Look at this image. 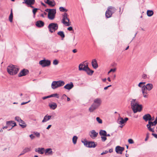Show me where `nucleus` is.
Returning <instances> with one entry per match:
<instances>
[{"label":"nucleus","instance_id":"obj_57","mask_svg":"<svg viewBox=\"0 0 157 157\" xmlns=\"http://www.w3.org/2000/svg\"><path fill=\"white\" fill-rule=\"evenodd\" d=\"M30 101V100H29V101H28L27 102H22L21 103V105H24V104H26L29 102Z\"/></svg>","mask_w":157,"mask_h":157},{"label":"nucleus","instance_id":"obj_36","mask_svg":"<svg viewBox=\"0 0 157 157\" xmlns=\"http://www.w3.org/2000/svg\"><path fill=\"white\" fill-rule=\"evenodd\" d=\"M147 16L151 17L153 14L154 12L152 10H147Z\"/></svg>","mask_w":157,"mask_h":157},{"label":"nucleus","instance_id":"obj_17","mask_svg":"<svg viewBox=\"0 0 157 157\" xmlns=\"http://www.w3.org/2000/svg\"><path fill=\"white\" fill-rule=\"evenodd\" d=\"M45 2L49 6H53L55 5V3L54 0H44Z\"/></svg>","mask_w":157,"mask_h":157},{"label":"nucleus","instance_id":"obj_16","mask_svg":"<svg viewBox=\"0 0 157 157\" xmlns=\"http://www.w3.org/2000/svg\"><path fill=\"white\" fill-rule=\"evenodd\" d=\"M84 62H83L82 63L80 64L78 67L79 70V67L82 68V69L84 68L85 69H86L87 68H89L88 67V63H86L84 64Z\"/></svg>","mask_w":157,"mask_h":157},{"label":"nucleus","instance_id":"obj_54","mask_svg":"<svg viewBox=\"0 0 157 157\" xmlns=\"http://www.w3.org/2000/svg\"><path fill=\"white\" fill-rule=\"evenodd\" d=\"M64 88L66 89L69 90V83H67L66 85L64 86Z\"/></svg>","mask_w":157,"mask_h":157},{"label":"nucleus","instance_id":"obj_33","mask_svg":"<svg viewBox=\"0 0 157 157\" xmlns=\"http://www.w3.org/2000/svg\"><path fill=\"white\" fill-rule=\"evenodd\" d=\"M108 9L109 10V11L112 14L114 13L116 10V9L114 7L110 6L108 7Z\"/></svg>","mask_w":157,"mask_h":157},{"label":"nucleus","instance_id":"obj_1","mask_svg":"<svg viewBox=\"0 0 157 157\" xmlns=\"http://www.w3.org/2000/svg\"><path fill=\"white\" fill-rule=\"evenodd\" d=\"M131 108L134 113L141 111L142 107L141 105H139L136 99H132L131 103Z\"/></svg>","mask_w":157,"mask_h":157},{"label":"nucleus","instance_id":"obj_39","mask_svg":"<svg viewBox=\"0 0 157 157\" xmlns=\"http://www.w3.org/2000/svg\"><path fill=\"white\" fill-rule=\"evenodd\" d=\"M59 10L60 11L62 12H67L68 10L64 8L63 7H60L59 8Z\"/></svg>","mask_w":157,"mask_h":157},{"label":"nucleus","instance_id":"obj_28","mask_svg":"<svg viewBox=\"0 0 157 157\" xmlns=\"http://www.w3.org/2000/svg\"><path fill=\"white\" fill-rule=\"evenodd\" d=\"M146 90L148 91H150L153 88V85L151 83H148L145 85Z\"/></svg>","mask_w":157,"mask_h":157},{"label":"nucleus","instance_id":"obj_26","mask_svg":"<svg viewBox=\"0 0 157 157\" xmlns=\"http://www.w3.org/2000/svg\"><path fill=\"white\" fill-rule=\"evenodd\" d=\"M49 106L51 109L54 110L56 108L57 105L56 103L52 102L49 104Z\"/></svg>","mask_w":157,"mask_h":157},{"label":"nucleus","instance_id":"obj_24","mask_svg":"<svg viewBox=\"0 0 157 157\" xmlns=\"http://www.w3.org/2000/svg\"><path fill=\"white\" fill-rule=\"evenodd\" d=\"M146 86H144L142 87L141 89V91L143 95V96L145 98H146L147 97V95H144V94L145 93L147 94V91L146 90Z\"/></svg>","mask_w":157,"mask_h":157},{"label":"nucleus","instance_id":"obj_64","mask_svg":"<svg viewBox=\"0 0 157 157\" xmlns=\"http://www.w3.org/2000/svg\"><path fill=\"white\" fill-rule=\"evenodd\" d=\"M51 126H52L51 125H48V126L46 128V129H48L49 128H51Z\"/></svg>","mask_w":157,"mask_h":157},{"label":"nucleus","instance_id":"obj_53","mask_svg":"<svg viewBox=\"0 0 157 157\" xmlns=\"http://www.w3.org/2000/svg\"><path fill=\"white\" fill-rule=\"evenodd\" d=\"M29 137H30V138H31V139L32 140L34 139V138L35 137V136L32 134L30 135Z\"/></svg>","mask_w":157,"mask_h":157},{"label":"nucleus","instance_id":"obj_63","mask_svg":"<svg viewBox=\"0 0 157 157\" xmlns=\"http://www.w3.org/2000/svg\"><path fill=\"white\" fill-rule=\"evenodd\" d=\"M52 9H47L45 10V11L47 12H49V11H51Z\"/></svg>","mask_w":157,"mask_h":157},{"label":"nucleus","instance_id":"obj_58","mask_svg":"<svg viewBox=\"0 0 157 157\" xmlns=\"http://www.w3.org/2000/svg\"><path fill=\"white\" fill-rule=\"evenodd\" d=\"M50 98V95H49V96H45V97H43L42 99L43 100H45L47 98Z\"/></svg>","mask_w":157,"mask_h":157},{"label":"nucleus","instance_id":"obj_2","mask_svg":"<svg viewBox=\"0 0 157 157\" xmlns=\"http://www.w3.org/2000/svg\"><path fill=\"white\" fill-rule=\"evenodd\" d=\"M18 68L13 65L9 66L7 67V71L10 75H14L16 74L18 71Z\"/></svg>","mask_w":157,"mask_h":157},{"label":"nucleus","instance_id":"obj_25","mask_svg":"<svg viewBox=\"0 0 157 157\" xmlns=\"http://www.w3.org/2000/svg\"><path fill=\"white\" fill-rule=\"evenodd\" d=\"M92 65L94 69H96L98 67L97 61L96 59H94L92 61Z\"/></svg>","mask_w":157,"mask_h":157},{"label":"nucleus","instance_id":"obj_8","mask_svg":"<svg viewBox=\"0 0 157 157\" xmlns=\"http://www.w3.org/2000/svg\"><path fill=\"white\" fill-rule=\"evenodd\" d=\"M56 13V10L55 9H52L51 11H49L48 14V18L51 20L54 19Z\"/></svg>","mask_w":157,"mask_h":157},{"label":"nucleus","instance_id":"obj_3","mask_svg":"<svg viewBox=\"0 0 157 157\" xmlns=\"http://www.w3.org/2000/svg\"><path fill=\"white\" fill-rule=\"evenodd\" d=\"M64 83V81L61 80L57 81H54L52 83L51 87L52 89H55L63 86Z\"/></svg>","mask_w":157,"mask_h":157},{"label":"nucleus","instance_id":"obj_7","mask_svg":"<svg viewBox=\"0 0 157 157\" xmlns=\"http://www.w3.org/2000/svg\"><path fill=\"white\" fill-rule=\"evenodd\" d=\"M68 14L65 13L63 15V18L62 20V23L65 26H69V19L67 17Z\"/></svg>","mask_w":157,"mask_h":157},{"label":"nucleus","instance_id":"obj_23","mask_svg":"<svg viewBox=\"0 0 157 157\" xmlns=\"http://www.w3.org/2000/svg\"><path fill=\"white\" fill-rule=\"evenodd\" d=\"M44 22L41 21H38L36 23V25L39 27H42L44 25Z\"/></svg>","mask_w":157,"mask_h":157},{"label":"nucleus","instance_id":"obj_15","mask_svg":"<svg viewBox=\"0 0 157 157\" xmlns=\"http://www.w3.org/2000/svg\"><path fill=\"white\" fill-rule=\"evenodd\" d=\"M101 101L100 98H98L94 100L93 104L96 105L98 107L101 105Z\"/></svg>","mask_w":157,"mask_h":157},{"label":"nucleus","instance_id":"obj_42","mask_svg":"<svg viewBox=\"0 0 157 157\" xmlns=\"http://www.w3.org/2000/svg\"><path fill=\"white\" fill-rule=\"evenodd\" d=\"M13 17V13H12V11L11 10V13L10 14V15L9 16V21L10 22H12V21Z\"/></svg>","mask_w":157,"mask_h":157},{"label":"nucleus","instance_id":"obj_50","mask_svg":"<svg viewBox=\"0 0 157 157\" xmlns=\"http://www.w3.org/2000/svg\"><path fill=\"white\" fill-rule=\"evenodd\" d=\"M73 85L72 82H70L69 83V90L71 89L73 87Z\"/></svg>","mask_w":157,"mask_h":157},{"label":"nucleus","instance_id":"obj_52","mask_svg":"<svg viewBox=\"0 0 157 157\" xmlns=\"http://www.w3.org/2000/svg\"><path fill=\"white\" fill-rule=\"evenodd\" d=\"M149 133H147L146 134V137L145 139V141H146L147 140L148 138H149Z\"/></svg>","mask_w":157,"mask_h":157},{"label":"nucleus","instance_id":"obj_19","mask_svg":"<svg viewBox=\"0 0 157 157\" xmlns=\"http://www.w3.org/2000/svg\"><path fill=\"white\" fill-rule=\"evenodd\" d=\"M45 154L47 155H52L53 154L52 149L51 148H48L45 149Z\"/></svg>","mask_w":157,"mask_h":157},{"label":"nucleus","instance_id":"obj_60","mask_svg":"<svg viewBox=\"0 0 157 157\" xmlns=\"http://www.w3.org/2000/svg\"><path fill=\"white\" fill-rule=\"evenodd\" d=\"M73 31V32H74V31L73 30V28L71 27H69V31Z\"/></svg>","mask_w":157,"mask_h":157},{"label":"nucleus","instance_id":"obj_55","mask_svg":"<svg viewBox=\"0 0 157 157\" xmlns=\"http://www.w3.org/2000/svg\"><path fill=\"white\" fill-rule=\"evenodd\" d=\"M82 143H84V145L86 146V147L87 146V144L88 143V142H87L86 141H85L84 142L83 141H82Z\"/></svg>","mask_w":157,"mask_h":157},{"label":"nucleus","instance_id":"obj_45","mask_svg":"<svg viewBox=\"0 0 157 157\" xmlns=\"http://www.w3.org/2000/svg\"><path fill=\"white\" fill-rule=\"evenodd\" d=\"M106 136H101V141L102 142H105L107 138Z\"/></svg>","mask_w":157,"mask_h":157},{"label":"nucleus","instance_id":"obj_18","mask_svg":"<svg viewBox=\"0 0 157 157\" xmlns=\"http://www.w3.org/2000/svg\"><path fill=\"white\" fill-rule=\"evenodd\" d=\"M6 124L7 126L12 125V128L10 129H9L8 130H10V129H11L14 126L16 125V123L15 122L12 121H7L6 122Z\"/></svg>","mask_w":157,"mask_h":157},{"label":"nucleus","instance_id":"obj_61","mask_svg":"<svg viewBox=\"0 0 157 157\" xmlns=\"http://www.w3.org/2000/svg\"><path fill=\"white\" fill-rule=\"evenodd\" d=\"M152 135L154 136L155 138L157 139V134H156L154 133H152Z\"/></svg>","mask_w":157,"mask_h":157},{"label":"nucleus","instance_id":"obj_11","mask_svg":"<svg viewBox=\"0 0 157 157\" xmlns=\"http://www.w3.org/2000/svg\"><path fill=\"white\" fill-rule=\"evenodd\" d=\"M85 71L87 74L90 75H91L94 72V71L90 69V68H87L86 69L84 68L82 69V68L79 67V71Z\"/></svg>","mask_w":157,"mask_h":157},{"label":"nucleus","instance_id":"obj_43","mask_svg":"<svg viewBox=\"0 0 157 157\" xmlns=\"http://www.w3.org/2000/svg\"><path fill=\"white\" fill-rule=\"evenodd\" d=\"M33 134L35 135L37 137H40V133L38 132H33Z\"/></svg>","mask_w":157,"mask_h":157},{"label":"nucleus","instance_id":"obj_51","mask_svg":"<svg viewBox=\"0 0 157 157\" xmlns=\"http://www.w3.org/2000/svg\"><path fill=\"white\" fill-rule=\"evenodd\" d=\"M142 78L143 79H146L147 78V75L146 74H143L142 76Z\"/></svg>","mask_w":157,"mask_h":157},{"label":"nucleus","instance_id":"obj_46","mask_svg":"<svg viewBox=\"0 0 157 157\" xmlns=\"http://www.w3.org/2000/svg\"><path fill=\"white\" fill-rule=\"evenodd\" d=\"M15 120L17 121L18 122H19L21 120V118L19 117H16L15 118Z\"/></svg>","mask_w":157,"mask_h":157},{"label":"nucleus","instance_id":"obj_13","mask_svg":"<svg viewBox=\"0 0 157 157\" xmlns=\"http://www.w3.org/2000/svg\"><path fill=\"white\" fill-rule=\"evenodd\" d=\"M29 73V71L26 69H23L18 74L19 77H21L25 76Z\"/></svg>","mask_w":157,"mask_h":157},{"label":"nucleus","instance_id":"obj_22","mask_svg":"<svg viewBox=\"0 0 157 157\" xmlns=\"http://www.w3.org/2000/svg\"><path fill=\"white\" fill-rule=\"evenodd\" d=\"M45 149L44 148H38L37 149H35V151L38 152L40 154H43L44 153Z\"/></svg>","mask_w":157,"mask_h":157},{"label":"nucleus","instance_id":"obj_35","mask_svg":"<svg viewBox=\"0 0 157 157\" xmlns=\"http://www.w3.org/2000/svg\"><path fill=\"white\" fill-rule=\"evenodd\" d=\"M57 34L61 37L62 40L63 39V38L65 37V35L63 31H59L57 33Z\"/></svg>","mask_w":157,"mask_h":157},{"label":"nucleus","instance_id":"obj_37","mask_svg":"<svg viewBox=\"0 0 157 157\" xmlns=\"http://www.w3.org/2000/svg\"><path fill=\"white\" fill-rule=\"evenodd\" d=\"M61 99L62 100L66 101V99H67V101H69V97L66 96L65 94H63L62 96Z\"/></svg>","mask_w":157,"mask_h":157},{"label":"nucleus","instance_id":"obj_59","mask_svg":"<svg viewBox=\"0 0 157 157\" xmlns=\"http://www.w3.org/2000/svg\"><path fill=\"white\" fill-rule=\"evenodd\" d=\"M110 71H111V72H114L116 70V69L115 68L111 69H110Z\"/></svg>","mask_w":157,"mask_h":157},{"label":"nucleus","instance_id":"obj_44","mask_svg":"<svg viewBox=\"0 0 157 157\" xmlns=\"http://www.w3.org/2000/svg\"><path fill=\"white\" fill-rule=\"evenodd\" d=\"M96 120L99 123L101 124L102 123V120L99 117H97L96 118Z\"/></svg>","mask_w":157,"mask_h":157},{"label":"nucleus","instance_id":"obj_21","mask_svg":"<svg viewBox=\"0 0 157 157\" xmlns=\"http://www.w3.org/2000/svg\"><path fill=\"white\" fill-rule=\"evenodd\" d=\"M52 116L49 115L48 114L45 116L43 119L42 121V123H44L49 120L52 118Z\"/></svg>","mask_w":157,"mask_h":157},{"label":"nucleus","instance_id":"obj_9","mask_svg":"<svg viewBox=\"0 0 157 157\" xmlns=\"http://www.w3.org/2000/svg\"><path fill=\"white\" fill-rule=\"evenodd\" d=\"M35 2V0H25L24 1L22 2V3L23 4L25 3L29 6L32 8H33L34 7L32 6V5H34Z\"/></svg>","mask_w":157,"mask_h":157},{"label":"nucleus","instance_id":"obj_48","mask_svg":"<svg viewBox=\"0 0 157 157\" xmlns=\"http://www.w3.org/2000/svg\"><path fill=\"white\" fill-rule=\"evenodd\" d=\"M58 61L57 60L55 59L53 60V63L54 65H57L58 64Z\"/></svg>","mask_w":157,"mask_h":157},{"label":"nucleus","instance_id":"obj_14","mask_svg":"<svg viewBox=\"0 0 157 157\" xmlns=\"http://www.w3.org/2000/svg\"><path fill=\"white\" fill-rule=\"evenodd\" d=\"M124 147H121L120 146H117L116 147L115 150L117 153H119L120 154H122V151L124 150Z\"/></svg>","mask_w":157,"mask_h":157},{"label":"nucleus","instance_id":"obj_30","mask_svg":"<svg viewBox=\"0 0 157 157\" xmlns=\"http://www.w3.org/2000/svg\"><path fill=\"white\" fill-rule=\"evenodd\" d=\"M112 14L109 11V10L107 9L105 14L106 17L107 18H109L111 17Z\"/></svg>","mask_w":157,"mask_h":157},{"label":"nucleus","instance_id":"obj_32","mask_svg":"<svg viewBox=\"0 0 157 157\" xmlns=\"http://www.w3.org/2000/svg\"><path fill=\"white\" fill-rule=\"evenodd\" d=\"M31 150L30 147H26L23 150L22 152L23 153H21L20 155H21L24 154V153L29 151Z\"/></svg>","mask_w":157,"mask_h":157},{"label":"nucleus","instance_id":"obj_40","mask_svg":"<svg viewBox=\"0 0 157 157\" xmlns=\"http://www.w3.org/2000/svg\"><path fill=\"white\" fill-rule=\"evenodd\" d=\"M145 82H140L138 85V86L140 88L144 86H145L144 84H145Z\"/></svg>","mask_w":157,"mask_h":157},{"label":"nucleus","instance_id":"obj_12","mask_svg":"<svg viewBox=\"0 0 157 157\" xmlns=\"http://www.w3.org/2000/svg\"><path fill=\"white\" fill-rule=\"evenodd\" d=\"M128 120V118L127 117H126L124 120L123 118L120 117L118 119L117 121L119 124L122 125L126 123Z\"/></svg>","mask_w":157,"mask_h":157},{"label":"nucleus","instance_id":"obj_27","mask_svg":"<svg viewBox=\"0 0 157 157\" xmlns=\"http://www.w3.org/2000/svg\"><path fill=\"white\" fill-rule=\"evenodd\" d=\"M98 107L96 105L93 104L90 107L89 109V111L91 112H93L96 109L98 108Z\"/></svg>","mask_w":157,"mask_h":157},{"label":"nucleus","instance_id":"obj_4","mask_svg":"<svg viewBox=\"0 0 157 157\" xmlns=\"http://www.w3.org/2000/svg\"><path fill=\"white\" fill-rule=\"evenodd\" d=\"M48 28L51 33H53L58 29V25L56 23H51L49 24Z\"/></svg>","mask_w":157,"mask_h":157},{"label":"nucleus","instance_id":"obj_29","mask_svg":"<svg viewBox=\"0 0 157 157\" xmlns=\"http://www.w3.org/2000/svg\"><path fill=\"white\" fill-rule=\"evenodd\" d=\"M87 144V147H94L96 145L94 142H89Z\"/></svg>","mask_w":157,"mask_h":157},{"label":"nucleus","instance_id":"obj_6","mask_svg":"<svg viewBox=\"0 0 157 157\" xmlns=\"http://www.w3.org/2000/svg\"><path fill=\"white\" fill-rule=\"evenodd\" d=\"M157 123V117L156 118L155 121L153 122H152L151 121H148V124L147 125V127L148 128V129L150 131L152 132H154V131L152 129L151 127V126H153L154 125H155Z\"/></svg>","mask_w":157,"mask_h":157},{"label":"nucleus","instance_id":"obj_62","mask_svg":"<svg viewBox=\"0 0 157 157\" xmlns=\"http://www.w3.org/2000/svg\"><path fill=\"white\" fill-rule=\"evenodd\" d=\"M77 50L76 49H74L72 50V52L73 53H76L77 52Z\"/></svg>","mask_w":157,"mask_h":157},{"label":"nucleus","instance_id":"obj_10","mask_svg":"<svg viewBox=\"0 0 157 157\" xmlns=\"http://www.w3.org/2000/svg\"><path fill=\"white\" fill-rule=\"evenodd\" d=\"M98 134V132H97L94 130H91L89 133L90 136L92 139H94L96 137Z\"/></svg>","mask_w":157,"mask_h":157},{"label":"nucleus","instance_id":"obj_41","mask_svg":"<svg viewBox=\"0 0 157 157\" xmlns=\"http://www.w3.org/2000/svg\"><path fill=\"white\" fill-rule=\"evenodd\" d=\"M50 98L53 97H56L57 98H59V94H53L50 95Z\"/></svg>","mask_w":157,"mask_h":157},{"label":"nucleus","instance_id":"obj_56","mask_svg":"<svg viewBox=\"0 0 157 157\" xmlns=\"http://www.w3.org/2000/svg\"><path fill=\"white\" fill-rule=\"evenodd\" d=\"M108 152V151H104L102 153H101V155H103L104 154H107Z\"/></svg>","mask_w":157,"mask_h":157},{"label":"nucleus","instance_id":"obj_38","mask_svg":"<svg viewBox=\"0 0 157 157\" xmlns=\"http://www.w3.org/2000/svg\"><path fill=\"white\" fill-rule=\"evenodd\" d=\"M78 137L76 136H74L72 138L73 143L74 144H75L77 142Z\"/></svg>","mask_w":157,"mask_h":157},{"label":"nucleus","instance_id":"obj_47","mask_svg":"<svg viewBox=\"0 0 157 157\" xmlns=\"http://www.w3.org/2000/svg\"><path fill=\"white\" fill-rule=\"evenodd\" d=\"M38 9L37 8H35L33 9V15L34 16H35V15L36 14V12Z\"/></svg>","mask_w":157,"mask_h":157},{"label":"nucleus","instance_id":"obj_31","mask_svg":"<svg viewBox=\"0 0 157 157\" xmlns=\"http://www.w3.org/2000/svg\"><path fill=\"white\" fill-rule=\"evenodd\" d=\"M19 125L23 128H25L26 126V125L25 122L21 120L19 122Z\"/></svg>","mask_w":157,"mask_h":157},{"label":"nucleus","instance_id":"obj_5","mask_svg":"<svg viewBox=\"0 0 157 157\" xmlns=\"http://www.w3.org/2000/svg\"><path fill=\"white\" fill-rule=\"evenodd\" d=\"M51 62L50 60L44 59L40 61L39 62V64L42 67H45L49 66L51 64Z\"/></svg>","mask_w":157,"mask_h":157},{"label":"nucleus","instance_id":"obj_49","mask_svg":"<svg viewBox=\"0 0 157 157\" xmlns=\"http://www.w3.org/2000/svg\"><path fill=\"white\" fill-rule=\"evenodd\" d=\"M128 142L130 144H133L134 143L133 140L131 139H129L128 140Z\"/></svg>","mask_w":157,"mask_h":157},{"label":"nucleus","instance_id":"obj_34","mask_svg":"<svg viewBox=\"0 0 157 157\" xmlns=\"http://www.w3.org/2000/svg\"><path fill=\"white\" fill-rule=\"evenodd\" d=\"M99 134L101 136H105L106 135V132L105 130L101 129L100 130Z\"/></svg>","mask_w":157,"mask_h":157},{"label":"nucleus","instance_id":"obj_20","mask_svg":"<svg viewBox=\"0 0 157 157\" xmlns=\"http://www.w3.org/2000/svg\"><path fill=\"white\" fill-rule=\"evenodd\" d=\"M143 118L145 121H150V120H151V116L149 114L145 115L143 116Z\"/></svg>","mask_w":157,"mask_h":157}]
</instances>
